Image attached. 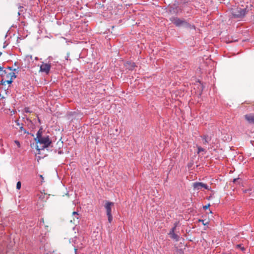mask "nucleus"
<instances>
[{"instance_id":"15","label":"nucleus","mask_w":254,"mask_h":254,"mask_svg":"<svg viewBox=\"0 0 254 254\" xmlns=\"http://www.w3.org/2000/svg\"><path fill=\"white\" fill-rule=\"evenodd\" d=\"M9 75L10 77V79L13 80V79H14L16 77V76L14 72H12L9 73Z\"/></svg>"},{"instance_id":"19","label":"nucleus","mask_w":254,"mask_h":254,"mask_svg":"<svg viewBox=\"0 0 254 254\" xmlns=\"http://www.w3.org/2000/svg\"><path fill=\"white\" fill-rule=\"evenodd\" d=\"M14 142L16 144L18 148H20L21 147V144L19 141L15 140H14Z\"/></svg>"},{"instance_id":"30","label":"nucleus","mask_w":254,"mask_h":254,"mask_svg":"<svg viewBox=\"0 0 254 254\" xmlns=\"http://www.w3.org/2000/svg\"><path fill=\"white\" fill-rule=\"evenodd\" d=\"M7 68H8V69H9L10 70H11V71H12V70H16V69H12V68L11 67H9H9H7Z\"/></svg>"},{"instance_id":"22","label":"nucleus","mask_w":254,"mask_h":254,"mask_svg":"<svg viewBox=\"0 0 254 254\" xmlns=\"http://www.w3.org/2000/svg\"><path fill=\"white\" fill-rule=\"evenodd\" d=\"M5 153V149L1 147L0 149V153L1 154H4Z\"/></svg>"},{"instance_id":"11","label":"nucleus","mask_w":254,"mask_h":254,"mask_svg":"<svg viewBox=\"0 0 254 254\" xmlns=\"http://www.w3.org/2000/svg\"><path fill=\"white\" fill-rule=\"evenodd\" d=\"M201 138L204 141V144L208 143L211 140V137L207 135H203L201 136Z\"/></svg>"},{"instance_id":"26","label":"nucleus","mask_w":254,"mask_h":254,"mask_svg":"<svg viewBox=\"0 0 254 254\" xmlns=\"http://www.w3.org/2000/svg\"><path fill=\"white\" fill-rule=\"evenodd\" d=\"M210 206V204H208L207 205H204L203 206V208L204 210H206Z\"/></svg>"},{"instance_id":"5","label":"nucleus","mask_w":254,"mask_h":254,"mask_svg":"<svg viewBox=\"0 0 254 254\" xmlns=\"http://www.w3.org/2000/svg\"><path fill=\"white\" fill-rule=\"evenodd\" d=\"M171 20L172 22L178 27L185 25L187 24V22L186 20L181 19L177 17H173Z\"/></svg>"},{"instance_id":"27","label":"nucleus","mask_w":254,"mask_h":254,"mask_svg":"<svg viewBox=\"0 0 254 254\" xmlns=\"http://www.w3.org/2000/svg\"><path fill=\"white\" fill-rule=\"evenodd\" d=\"M0 71H3L5 73H6L5 70H3V67L0 66Z\"/></svg>"},{"instance_id":"3","label":"nucleus","mask_w":254,"mask_h":254,"mask_svg":"<svg viewBox=\"0 0 254 254\" xmlns=\"http://www.w3.org/2000/svg\"><path fill=\"white\" fill-rule=\"evenodd\" d=\"M79 238L75 237H74L72 240V243L74 245V252L75 254H76V252L78 249H81L83 247V244L82 243H79L78 242L79 241Z\"/></svg>"},{"instance_id":"28","label":"nucleus","mask_w":254,"mask_h":254,"mask_svg":"<svg viewBox=\"0 0 254 254\" xmlns=\"http://www.w3.org/2000/svg\"><path fill=\"white\" fill-rule=\"evenodd\" d=\"M5 82H6L8 84H11L12 82V80L10 79V80H7Z\"/></svg>"},{"instance_id":"13","label":"nucleus","mask_w":254,"mask_h":254,"mask_svg":"<svg viewBox=\"0 0 254 254\" xmlns=\"http://www.w3.org/2000/svg\"><path fill=\"white\" fill-rule=\"evenodd\" d=\"M170 237H171L172 239H173V240H175V241H177H177H178L179 240V238H180L179 236V235H177V234H175V233H173V235H172V236H170Z\"/></svg>"},{"instance_id":"31","label":"nucleus","mask_w":254,"mask_h":254,"mask_svg":"<svg viewBox=\"0 0 254 254\" xmlns=\"http://www.w3.org/2000/svg\"><path fill=\"white\" fill-rule=\"evenodd\" d=\"M68 57H69V55H68V54H67V56H66V58H65V59H66V60H68Z\"/></svg>"},{"instance_id":"20","label":"nucleus","mask_w":254,"mask_h":254,"mask_svg":"<svg viewBox=\"0 0 254 254\" xmlns=\"http://www.w3.org/2000/svg\"><path fill=\"white\" fill-rule=\"evenodd\" d=\"M21 184L20 182H18L16 184V189L19 190L21 188Z\"/></svg>"},{"instance_id":"6","label":"nucleus","mask_w":254,"mask_h":254,"mask_svg":"<svg viewBox=\"0 0 254 254\" xmlns=\"http://www.w3.org/2000/svg\"><path fill=\"white\" fill-rule=\"evenodd\" d=\"M51 67V65L50 64H45L43 63L40 66V71L48 74L50 72Z\"/></svg>"},{"instance_id":"1","label":"nucleus","mask_w":254,"mask_h":254,"mask_svg":"<svg viewBox=\"0 0 254 254\" xmlns=\"http://www.w3.org/2000/svg\"><path fill=\"white\" fill-rule=\"evenodd\" d=\"M36 141L35 148L39 151V154L40 153V151L41 150H43L48 147L52 143L48 135L43 136L37 139Z\"/></svg>"},{"instance_id":"21","label":"nucleus","mask_w":254,"mask_h":254,"mask_svg":"<svg viewBox=\"0 0 254 254\" xmlns=\"http://www.w3.org/2000/svg\"><path fill=\"white\" fill-rule=\"evenodd\" d=\"M15 123L18 127H20V126H21L22 124H20L19 121L18 120H15Z\"/></svg>"},{"instance_id":"16","label":"nucleus","mask_w":254,"mask_h":254,"mask_svg":"<svg viewBox=\"0 0 254 254\" xmlns=\"http://www.w3.org/2000/svg\"><path fill=\"white\" fill-rule=\"evenodd\" d=\"M236 248L237 249H240L242 251H244L245 250V248L244 247H243L241 244L237 245Z\"/></svg>"},{"instance_id":"4","label":"nucleus","mask_w":254,"mask_h":254,"mask_svg":"<svg viewBox=\"0 0 254 254\" xmlns=\"http://www.w3.org/2000/svg\"><path fill=\"white\" fill-rule=\"evenodd\" d=\"M194 190H201L202 188H204L206 190H209V186L201 182H195L192 185Z\"/></svg>"},{"instance_id":"23","label":"nucleus","mask_w":254,"mask_h":254,"mask_svg":"<svg viewBox=\"0 0 254 254\" xmlns=\"http://www.w3.org/2000/svg\"><path fill=\"white\" fill-rule=\"evenodd\" d=\"M19 129L21 131H23L24 133H25L26 132V130L23 128L22 125L21 126H20Z\"/></svg>"},{"instance_id":"18","label":"nucleus","mask_w":254,"mask_h":254,"mask_svg":"<svg viewBox=\"0 0 254 254\" xmlns=\"http://www.w3.org/2000/svg\"><path fill=\"white\" fill-rule=\"evenodd\" d=\"M197 149H198V151H197V153L198 154H199L201 151H204V150H205L204 149H203V148H202L200 146H197Z\"/></svg>"},{"instance_id":"17","label":"nucleus","mask_w":254,"mask_h":254,"mask_svg":"<svg viewBox=\"0 0 254 254\" xmlns=\"http://www.w3.org/2000/svg\"><path fill=\"white\" fill-rule=\"evenodd\" d=\"M107 215L108 216V221H109V223H111L112 222V219H113L112 214H107Z\"/></svg>"},{"instance_id":"33","label":"nucleus","mask_w":254,"mask_h":254,"mask_svg":"<svg viewBox=\"0 0 254 254\" xmlns=\"http://www.w3.org/2000/svg\"><path fill=\"white\" fill-rule=\"evenodd\" d=\"M236 180H237L236 179H235L234 180V182H235L236 181Z\"/></svg>"},{"instance_id":"32","label":"nucleus","mask_w":254,"mask_h":254,"mask_svg":"<svg viewBox=\"0 0 254 254\" xmlns=\"http://www.w3.org/2000/svg\"><path fill=\"white\" fill-rule=\"evenodd\" d=\"M40 176L41 178H42V179H43V177L42 175H40Z\"/></svg>"},{"instance_id":"2","label":"nucleus","mask_w":254,"mask_h":254,"mask_svg":"<svg viewBox=\"0 0 254 254\" xmlns=\"http://www.w3.org/2000/svg\"><path fill=\"white\" fill-rule=\"evenodd\" d=\"M232 14L235 18H242L247 13V8L234 7L232 8Z\"/></svg>"},{"instance_id":"9","label":"nucleus","mask_w":254,"mask_h":254,"mask_svg":"<svg viewBox=\"0 0 254 254\" xmlns=\"http://www.w3.org/2000/svg\"><path fill=\"white\" fill-rule=\"evenodd\" d=\"M245 119L249 123L254 124V114L246 115Z\"/></svg>"},{"instance_id":"25","label":"nucleus","mask_w":254,"mask_h":254,"mask_svg":"<svg viewBox=\"0 0 254 254\" xmlns=\"http://www.w3.org/2000/svg\"><path fill=\"white\" fill-rule=\"evenodd\" d=\"M3 140L1 138H0V147H3Z\"/></svg>"},{"instance_id":"34","label":"nucleus","mask_w":254,"mask_h":254,"mask_svg":"<svg viewBox=\"0 0 254 254\" xmlns=\"http://www.w3.org/2000/svg\"><path fill=\"white\" fill-rule=\"evenodd\" d=\"M18 14L19 15L20 14L19 12H18Z\"/></svg>"},{"instance_id":"12","label":"nucleus","mask_w":254,"mask_h":254,"mask_svg":"<svg viewBox=\"0 0 254 254\" xmlns=\"http://www.w3.org/2000/svg\"><path fill=\"white\" fill-rule=\"evenodd\" d=\"M42 129L40 128L37 132V134H36V137L35 138V141H36L37 139H38L39 138L43 137V136H42Z\"/></svg>"},{"instance_id":"10","label":"nucleus","mask_w":254,"mask_h":254,"mask_svg":"<svg viewBox=\"0 0 254 254\" xmlns=\"http://www.w3.org/2000/svg\"><path fill=\"white\" fill-rule=\"evenodd\" d=\"M114 203L111 202H108L106 203L105 207L106 209L107 214H111V206Z\"/></svg>"},{"instance_id":"24","label":"nucleus","mask_w":254,"mask_h":254,"mask_svg":"<svg viewBox=\"0 0 254 254\" xmlns=\"http://www.w3.org/2000/svg\"><path fill=\"white\" fill-rule=\"evenodd\" d=\"M24 111L26 113H30L31 112L29 110V108L28 107L25 108Z\"/></svg>"},{"instance_id":"7","label":"nucleus","mask_w":254,"mask_h":254,"mask_svg":"<svg viewBox=\"0 0 254 254\" xmlns=\"http://www.w3.org/2000/svg\"><path fill=\"white\" fill-rule=\"evenodd\" d=\"M72 215L73 217V220H71L70 222H73V223L74 224H76L77 223H78L79 222V214L77 212L74 211L72 213Z\"/></svg>"},{"instance_id":"8","label":"nucleus","mask_w":254,"mask_h":254,"mask_svg":"<svg viewBox=\"0 0 254 254\" xmlns=\"http://www.w3.org/2000/svg\"><path fill=\"white\" fill-rule=\"evenodd\" d=\"M125 66L129 70H132L134 69V67H135V64L134 63L127 62L125 64Z\"/></svg>"},{"instance_id":"29","label":"nucleus","mask_w":254,"mask_h":254,"mask_svg":"<svg viewBox=\"0 0 254 254\" xmlns=\"http://www.w3.org/2000/svg\"><path fill=\"white\" fill-rule=\"evenodd\" d=\"M42 224H44V220L43 219H42L40 222V225L41 226Z\"/></svg>"},{"instance_id":"14","label":"nucleus","mask_w":254,"mask_h":254,"mask_svg":"<svg viewBox=\"0 0 254 254\" xmlns=\"http://www.w3.org/2000/svg\"><path fill=\"white\" fill-rule=\"evenodd\" d=\"M176 225H175L174 227H173L170 230L169 233V235L171 236H172V235H173V233H175V231L176 230Z\"/></svg>"}]
</instances>
